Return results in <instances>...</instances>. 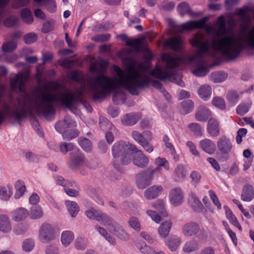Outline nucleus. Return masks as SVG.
I'll use <instances>...</instances> for the list:
<instances>
[{
    "mask_svg": "<svg viewBox=\"0 0 254 254\" xmlns=\"http://www.w3.org/2000/svg\"><path fill=\"white\" fill-rule=\"evenodd\" d=\"M113 69L117 74L116 78L100 74L91 79L89 86L93 101L104 98L111 92L121 87L127 90L131 95H138V89L143 90L150 83L151 79L143 72L142 65L135 68L134 64L132 63L126 71L117 65L113 66Z\"/></svg>",
    "mask_w": 254,
    "mask_h": 254,
    "instance_id": "nucleus-1",
    "label": "nucleus"
},
{
    "mask_svg": "<svg viewBox=\"0 0 254 254\" xmlns=\"http://www.w3.org/2000/svg\"><path fill=\"white\" fill-rule=\"evenodd\" d=\"M217 24V35L223 37L213 40V48L220 52L228 60L233 61L239 56L244 49L242 37L233 35L224 36L226 34V23L223 16L219 17Z\"/></svg>",
    "mask_w": 254,
    "mask_h": 254,
    "instance_id": "nucleus-2",
    "label": "nucleus"
},
{
    "mask_svg": "<svg viewBox=\"0 0 254 254\" xmlns=\"http://www.w3.org/2000/svg\"><path fill=\"white\" fill-rule=\"evenodd\" d=\"M41 101L45 105H39L37 112L47 117L55 114L56 110L53 105L54 103H60L61 106L70 110L75 109L79 101V92H65L60 97L51 93H42Z\"/></svg>",
    "mask_w": 254,
    "mask_h": 254,
    "instance_id": "nucleus-3",
    "label": "nucleus"
},
{
    "mask_svg": "<svg viewBox=\"0 0 254 254\" xmlns=\"http://www.w3.org/2000/svg\"><path fill=\"white\" fill-rule=\"evenodd\" d=\"M183 235L188 237H194L200 241H205L208 238V232L196 221H190L186 223L182 227Z\"/></svg>",
    "mask_w": 254,
    "mask_h": 254,
    "instance_id": "nucleus-4",
    "label": "nucleus"
},
{
    "mask_svg": "<svg viewBox=\"0 0 254 254\" xmlns=\"http://www.w3.org/2000/svg\"><path fill=\"white\" fill-rule=\"evenodd\" d=\"M28 111L22 107L19 112L12 109L8 105L4 104L2 109L0 111V125L6 119L13 120L16 122L20 123L28 116Z\"/></svg>",
    "mask_w": 254,
    "mask_h": 254,
    "instance_id": "nucleus-5",
    "label": "nucleus"
},
{
    "mask_svg": "<svg viewBox=\"0 0 254 254\" xmlns=\"http://www.w3.org/2000/svg\"><path fill=\"white\" fill-rule=\"evenodd\" d=\"M85 214L89 219L96 220L105 226H113L115 223L111 217L101 210L96 209L93 207L85 211Z\"/></svg>",
    "mask_w": 254,
    "mask_h": 254,
    "instance_id": "nucleus-6",
    "label": "nucleus"
},
{
    "mask_svg": "<svg viewBox=\"0 0 254 254\" xmlns=\"http://www.w3.org/2000/svg\"><path fill=\"white\" fill-rule=\"evenodd\" d=\"M60 151L65 154L69 151H71L70 153V163L69 168L72 170L77 168L79 166V151L76 147L74 146L72 143L64 142L61 143L59 146Z\"/></svg>",
    "mask_w": 254,
    "mask_h": 254,
    "instance_id": "nucleus-7",
    "label": "nucleus"
},
{
    "mask_svg": "<svg viewBox=\"0 0 254 254\" xmlns=\"http://www.w3.org/2000/svg\"><path fill=\"white\" fill-rule=\"evenodd\" d=\"M191 44L198 49L196 55L201 57L202 55L207 53L211 48L210 41L202 34H197L190 40Z\"/></svg>",
    "mask_w": 254,
    "mask_h": 254,
    "instance_id": "nucleus-8",
    "label": "nucleus"
},
{
    "mask_svg": "<svg viewBox=\"0 0 254 254\" xmlns=\"http://www.w3.org/2000/svg\"><path fill=\"white\" fill-rule=\"evenodd\" d=\"M154 173L151 168L137 174L135 176L136 184L138 189H144L149 186L154 178Z\"/></svg>",
    "mask_w": 254,
    "mask_h": 254,
    "instance_id": "nucleus-9",
    "label": "nucleus"
},
{
    "mask_svg": "<svg viewBox=\"0 0 254 254\" xmlns=\"http://www.w3.org/2000/svg\"><path fill=\"white\" fill-rule=\"evenodd\" d=\"M56 238L55 231L52 226L49 224H44L39 230V239L44 244L49 243Z\"/></svg>",
    "mask_w": 254,
    "mask_h": 254,
    "instance_id": "nucleus-10",
    "label": "nucleus"
},
{
    "mask_svg": "<svg viewBox=\"0 0 254 254\" xmlns=\"http://www.w3.org/2000/svg\"><path fill=\"white\" fill-rule=\"evenodd\" d=\"M218 150L222 155L229 154L233 148L232 143L230 139L226 136H222L217 142Z\"/></svg>",
    "mask_w": 254,
    "mask_h": 254,
    "instance_id": "nucleus-11",
    "label": "nucleus"
},
{
    "mask_svg": "<svg viewBox=\"0 0 254 254\" xmlns=\"http://www.w3.org/2000/svg\"><path fill=\"white\" fill-rule=\"evenodd\" d=\"M171 203L174 206L181 204L184 200V193L180 188L172 189L169 193Z\"/></svg>",
    "mask_w": 254,
    "mask_h": 254,
    "instance_id": "nucleus-12",
    "label": "nucleus"
},
{
    "mask_svg": "<svg viewBox=\"0 0 254 254\" xmlns=\"http://www.w3.org/2000/svg\"><path fill=\"white\" fill-rule=\"evenodd\" d=\"M76 126L75 122L69 117L66 116L62 122H59L55 125V127L57 131L63 132L73 129Z\"/></svg>",
    "mask_w": 254,
    "mask_h": 254,
    "instance_id": "nucleus-13",
    "label": "nucleus"
},
{
    "mask_svg": "<svg viewBox=\"0 0 254 254\" xmlns=\"http://www.w3.org/2000/svg\"><path fill=\"white\" fill-rule=\"evenodd\" d=\"M164 46L176 52L181 50L183 48V40L178 37H172L165 41Z\"/></svg>",
    "mask_w": 254,
    "mask_h": 254,
    "instance_id": "nucleus-14",
    "label": "nucleus"
},
{
    "mask_svg": "<svg viewBox=\"0 0 254 254\" xmlns=\"http://www.w3.org/2000/svg\"><path fill=\"white\" fill-rule=\"evenodd\" d=\"M162 60L166 63L168 68H172L180 66V64L184 62L182 57L174 58L168 54H164L162 56Z\"/></svg>",
    "mask_w": 254,
    "mask_h": 254,
    "instance_id": "nucleus-15",
    "label": "nucleus"
},
{
    "mask_svg": "<svg viewBox=\"0 0 254 254\" xmlns=\"http://www.w3.org/2000/svg\"><path fill=\"white\" fill-rule=\"evenodd\" d=\"M10 84L11 89L13 91H18L20 92H23L25 86L23 75L22 73H19L11 78Z\"/></svg>",
    "mask_w": 254,
    "mask_h": 254,
    "instance_id": "nucleus-16",
    "label": "nucleus"
},
{
    "mask_svg": "<svg viewBox=\"0 0 254 254\" xmlns=\"http://www.w3.org/2000/svg\"><path fill=\"white\" fill-rule=\"evenodd\" d=\"M151 74L155 78L164 81L172 77L173 75L172 72L166 69H163L160 65H157L155 68L151 71Z\"/></svg>",
    "mask_w": 254,
    "mask_h": 254,
    "instance_id": "nucleus-17",
    "label": "nucleus"
},
{
    "mask_svg": "<svg viewBox=\"0 0 254 254\" xmlns=\"http://www.w3.org/2000/svg\"><path fill=\"white\" fill-rule=\"evenodd\" d=\"M133 164L141 169H145L148 166L149 163V158L145 155L142 151L134 156L132 159Z\"/></svg>",
    "mask_w": 254,
    "mask_h": 254,
    "instance_id": "nucleus-18",
    "label": "nucleus"
},
{
    "mask_svg": "<svg viewBox=\"0 0 254 254\" xmlns=\"http://www.w3.org/2000/svg\"><path fill=\"white\" fill-rule=\"evenodd\" d=\"M128 153V145L124 142L119 141L112 147V153L115 159Z\"/></svg>",
    "mask_w": 254,
    "mask_h": 254,
    "instance_id": "nucleus-19",
    "label": "nucleus"
},
{
    "mask_svg": "<svg viewBox=\"0 0 254 254\" xmlns=\"http://www.w3.org/2000/svg\"><path fill=\"white\" fill-rule=\"evenodd\" d=\"M207 131L211 137L219 136L220 133V127L218 121L213 118L210 119L207 125Z\"/></svg>",
    "mask_w": 254,
    "mask_h": 254,
    "instance_id": "nucleus-20",
    "label": "nucleus"
},
{
    "mask_svg": "<svg viewBox=\"0 0 254 254\" xmlns=\"http://www.w3.org/2000/svg\"><path fill=\"white\" fill-rule=\"evenodd\" d=\"M241 197L244 201H252L254 198V187L250 184H245L243 188Z\"/></svg>",
    "mask_w": 254,
    "mask_h": 254,
    "instance_id": "nucleus-21",
    "label": "nucleus"
},
{
    "mask_svg": "<svg viewBox=\"0 0 254 254\" xmlns=\"http://www.w3.org/2000/svg\"><path fill=\"white\" fill-rule=\"evenodd\" d=\"M199 145L202 150L209 154L214 153L216 151L215 143L211 140L205 138L199 142Z\"/></svg>",
    "mask_w": 254,
    "mask_h": 254,
    "instance_id": "nucleus-22",
    "label": "nucleus"
},
{
    "mask_svg": "<svg viewBox=\"0 0 254 254\" xmlns=\"http://www.w3.org/2000/svg\"><path fill=\"white\" fill-rule=\"evenodd\" d=\"M141 119L139 114L129 113L125 115L121 120L122 123L124 126H133Z\"/></svg>",
    "mask_w": 254,
    "mask_h": 254,
    "instance_id": "nucleus-23",
    "label": "nucleus"
},
{
    "mask_svg": "<svg viewBox=\"0 0 254 254\" xmlns=\"http://www.w3.org/2000/svg\"><path fill=\"white\" fill-rule=\"evenodd\" d=\"M154 164L156 166L155 168H151L152 171L155 174L157 172H161L162 168L168 171L170 169L169 162L164 158L158 157L154 160Z\"/></svg>",
    "mask_w": 254,
    "mask_h": 254,
    "instance_id": "nucleus-24",
    "label": "nucleus"
},
{
    "mask_svg": "<svg viewBox=\"0 0 254 254\" xmlns=\"http://www.w3.org/2000/svg\"><path fill=\"white\" fill-rule=\"evenodd\" d=\"M211 116V112L204 106H200L195 113V119L199 122H206Z\"/></svg>",
    "mask_w": 254,
    "mask_h": 254,
    "instance_id": "nucleus-25",
    "label": "nucleus"
},
{
    "mask_svg": "<svg viewBox=\"0 0 254 254\" xmlns=\"http://www.w3.org/2000/svg\"><path fill=\"white\" fill-rule=\"evenodd\" d=\"M163 190L161 186L154 185L148 188L144 192L145 197L147 199H152L158 196Z\"/></svg>",
    "mask_w": 254,
    "mask_h": 254,
    "instance_id": "nucleus-26",
    "label": "nucleus"
},
{
    "mask_svg": "<svg viewBox=\"0 0 254 254\" xmlns=\"http://www.w3.org/2000/svg\"><path fill=\"white\" fill-rule=\"evenodd\" d=\"M172 225L171 220L164 221L161 224L158 229V233L161 238H166L168 237Z\"/></svg>",
    "mask_w": 254,
    "mask_h": 254,
    "instance_id": "nucleus-27",
    "label": "nucleus"
},
{
    "mask_svg": "<svg viewBox=\"0 0 254 254\" xmlns=\"http://www.w3.org/2000/svg\"><path fill=\"white\" fill-rule=\"evenodd\" d=\"M29 212L28 210L23 207L16 209L12 213V219L15 221H20L24 220L28 215Z\"/></svg>",
    "mask_w": 254,
    "mask_h": 254,
    "instance_id": "nucleus-28",
    "label": "nucleus"
},
{
    "mask_svg": "<svg viewBox=\"0 0 254 254\" xmlns=\"http://www.w3.org/2000/svg\"><path fill=\"white\" fill-rule=\"evenodd\" d=\"M11 230V226L9 218L5 215H0V231L7 233Z\"/></svg>",
    "mask_w": 254,
    "mask_h": 254,
    "instance_id": "nucleus-29",
    "label": "nucleus"
},
{
    "mask_svg": "<svg viewBox=\"0 0 254 254\" xmlns=\"http://www.w3.org/2000/svg\"><path fill=\"white\" fill-rule=\"evenodd\" d=\"M177 10L182 16L188 14L190 16L195 15V14L193 12L187 2H182L177 6Z\"/></svg>",
    "mask_w": 254,
    "mask_h": 254,
    "instance_id": "nucleus-30",
    "label": "nucleus"
},
{
    "mask_svg": "<svg viewBox=\"0 0 254 254\" xmlns=\"http://www.w3.org/2000/svg\"><path fill=\"white\" fill-rule=\"evenodd\" d=\"M181 243V239L177 236L170 237L166 242V244L171 251H176Z\"/></svg>",
    "mask_w": 254,
    "mask_h": 254,
    "instance_id": "nucleus-31",
    "label": "nucleus"
},
{
    "mask_svg": "<svg viewBox=\"0 0 254 254\" xmlns=\"http://www.w3.org/2000/svg\"><path fill=\"white\" fill-rule=\"evenodd\" d=\"M20 17L22 20L27 24H31L34 20L32 12L28 8H24L21 9Z\"/></svg>",
    "mask_w": 254,
    "mask_h": 254,
    "instance_id": "nucleus-32",
    "label": "nucleus"
},
{
    "mask_svg": "<svg viewBox=\"0 0 254 254\" xmlns=\"http://www.w3.org/2000/svg\"><path fill=\"white\" fill-rule=\"evenodd\" d=\"M108 66V63L102 60L98 63L93 64L90 67V70L92 72H104Z\"/></svg>",
    "mask_w": 254,
    "mask_h": 254,
    "instance_id": "nucleus-33",
    "label": "nucleus"
},
{
    "mask_svg": "<svg viewBox=\"0 0 254 254\" xmlns=\"http://www.w3.org/2000/svg\"><path fill=\"white\" fill-rule=\"evenodd\" d=\"M74 239V235L71 231H64L61 235V242L64 247L68 246Z\"/></svg>",
    "mask_w": 254,
    "mask_h": 254,
    "instance_id": "nucleus-34",
    "label": "nucleus"
},
{
    "mask_svg": "<svg viewBox=\"0 0 254 254\" xmlns=\"http://www.w3.org/2000/svg\"><path fill=\"white\" fill-rule=\"evenodd\" d=\"M211 91V86L207 85H204L199 88L198 90V93L202 99L207 100L210 97Z\"/></svg>",
    "mask_w": 254,
    "mask_h": 254,
    "instance_id": "nucleus-35",
    "label": "nucleus"
},
{
    "mask_svg": "<svg viewBox=\"0 0 254 254\" xmlns=\"http://www.w3.org/2000/svg\"><path fill=\"white\" fill-rule=\"evenodd\" d=\"M65 204L71 216L75 217L79 211L77 204L74 201L69 200L65 201Z\"/></svg>",
    "mask_w": 254,
    "mask_h": 254,
    "instance_id": "nucleus-36",
    "label": "nucleus"
},
{
    "mask_svg": "<svg viewBox=\"0 0 254 254\" xmlns=\"http://www.w3.org/2000/svg\"><path fill=\"white\" fill-rule=\"evenodd\" d=\"M227 76V73L223 71L214 72L211 73L210 79L215 83H219L225 81Z\"/></svg>",
    "mask_w": 254,
    "mask_h": 254,
    "instance_id": "nucleus-37",
    "label": "nucleus"
},
{
    "mask_svg": "<svg viewBox=\"0 0 254 254\" xmlns=\"http://www.w3.org/2000/svg\"><path fill=\"white\" fill-rule=\"evenodd\" d=\"M44 214L42 207L38 205H34L30 208V213H29L31 218L37 219L41 218Z\"/></svg>",
    "mask_w": 254,
    "mask_h": 254,
    "instance_id": "nucleus-38",
    "label": "nucleus"
},
{
    "mask_svg": "<svg viewBox=\"0 0 254 254\" xmlns=\"http://www.w3.org/2000/svg\"><path fill=\"white\" fill-rule=\"evenodd\" d=\"M15 188L16 190V191L15 193L14 196L16 199H18L24 194L26 190V187L23 181L18 180L15 184Z\"/></svg>",
    "mask_w": 254,
    "mask_h": 254,
    "instance_id": "nucleus-39",
    "label": "nucleus"
},
{
    "mask_svg": "<svg viewBox=\"0 0 254 254\" xmlns=\"http://www.w3.org/2000/svg\"><path fill=\"white\" fill-rule=\"evenodd\" d=\"M152 206L156 209L163 217L168 216V214L165 209V205L163 201L158 199L152 204Z\"/></svg>",
    "mask_w": 254,
    "mask_h": 254,
    "instance_id": "nucleus-40",
    "label": "nucleus"
},
{
    "mask_svg": "<svg viewBox=\"0 0 254 254\" xmlns=\"http://www.w3.org/2000/svg\"><path fill=\"white\" fill-rule=\"evenodd\" d=\"M225 208L226 210L227 218L228 219L230 222L234 226L237 227L240 231H242V227L240 225L236 217L233 214L232 211L226 206H225Z\"/></svg>",
    "mask_w": 254,
    "mask_h": 254,
    "instance_id": "nucleus-41",
    "label": "nucleus"
},
{
    "mask_svg": "<svg viewBox=\"0 0 254 254\" xmlns=\"http://www.w3.org/2000/svg\"><path fill=\"white\" fill-rule=\"evenodd\" d=\"M182 114L186 115L191 112L194 107L193 102L190 100H187L183 101L181 103Z\"/></svg>",
    "mask_w": 254,
    "mask_h": 254,
    "instance_id": "nucleus-42",
    "label": "nucleus"
},
{
    "mask_svg": "<svg viewBox=\"0 0 254 254\" xmlns=\"http://www.w3.org/2000/svg\"><path fill=\"white\" fill-rule=\"evenodd\" d=\"M139 251L144 254H156V252L150 246L146 245L143 242L135 244Z\"/></svg>",
    "mask_w": 254,
    "mask_h": 254,
    "instance_id": "nucleus-43",
    "label": "nucleus"
},
{
    "mask_svg": "<svg viewBox=\"0 0 254 254\" xmlns=\"http://www.w3.org/2000/svg\"><path fill=\"white\" fill-rule=\"evenodd\" d=\"M7 189L4 187H0V199L7 200L12 194V189L10 186H7Z\"/></svg>",
    "mask_w": 254,
    "mask_h": 254,
    "instance_id": "nucleus-44",
    "label": "nucleus"
},
{
    "mask_svg": "<svg viewBox=\"0 0 254 254\" xmlns=\"http://www.w3.org/2000/svg\"><path fill=\"white\" fill-rule=\"evenodd\" d=\"M142 44V40L139 38L133 39L130 38L129 41L127 42V46L133 48L137 52L140 51Z\"/></svg>",
    "mask_w": 254,
    "mask_h": 254,
    "instance_id": "nucleus-45",
    "label": "nucleus"
},
{
    "mask_svg": "<svg viewBox=\"0 0 254 254\" xmlns=\"http://www.w3.org/2000/svg\"><path fill=\"white\" fill-rule=\"evenodd\" d=\"M188 128L197 136H201L203 134L202 127L201 125L198 123H190L188 125Z\"/></svg>",
    "mask_w": 254,
    "mask_h": 254,
    "instance_id": "nucleus-46",
    "label": "nucleus"
},
{
    "mask_svg": "<svg viewBox=\"0 0 254 254\" xmlns=\"http://www.w3.org/2000/svg\"><path fill=\"white\" fill-rule=\"evenodd\" d=\"M99 126L102 130L103 131H107V130H112L113 127L112 124L107 118L100 117L99 119Z\"/></svg>",
    "mask_w": 254,
    "mask_h": 254,
    "instance_id": "nucleus-47",
    "label": "nucleus"
},
{
    "mask_svg": "<svg viewBox=\"0 0 254 254\" xmlns=\"http://www.w3.org/2000/svg\"><path fill=\"white\" fill-rule=\"evenodd\" d=\"M63 134V138L67 140H71L78 136L77 129H71L63 132H59Z\"/></svg>",
    "mask_w": 254,
    "mask_h": 254,
    "instance_id": "nucleus-48",
    "label": "nucleus"
},
{
    "mask_svg": "<svg viewBox=\"0 0 254 254\" xmlns=\"http://www.w3.org/2000/svg\"><path fill=\"white\" fill-rule=\"evenodd\" d=\"M35 246L34 241L32 239H27L25 240L22 244V250L27 252L32 251Z\"/></svg>",
    "mask_w": 254,
    "mask_h": 254,
    "instance_id": "nucleus-49",
    "label": "nucleus"
},
{
    "mask_svg": "<svg viewBox=\"0 0 254 254\" xmlns=\"http://www.w3.org/2000/svg\"><path fill=\"white\" fill-rule=\"evenodd\" d=\"M17 48V44L13 41H10L3 44L1 49L4 52H11Z\"/></svg>",
    "mask_w": 254,
    "mask_h": 254,
    "instance_id": "nucleus-50",
    "label": "nucleus"
},
{
    "mask_svg": "<svg viewBox=\"0 0 254 254\" xmlns=\"http://www.w3.org/2000/svg\"><path fill=\"white\" fill-rule=\"evenodd\" d=\"M212 104L214 106L221 110H224L226 108V104L224 99L220 97H215L212 101Z\"/></svg>",
    "mask_w": 254,
    "mask_h": 254,
    "instance_id": "nucleus-51",
    "label": "nucleus"
},
{
    "mask_svg": "<svg viewBox=\"0 0 254 254\" xmlns=\"http://www.w3.org/2000/svg\"><path fill=\"white\" fill-rule=\"evenodd\" d=\"M18 20L16 16H10L4 19L3 24L6 27H12L17 24Z\"/></svg>",
    "mask_w": 254,
    "mask_h": 254,
    "instance_id": "nucleus-52",
    "label": "nucleus"
},
{
    "mask_svg": "<svg viewBox=\"0 0 254 254\" xmlns=\"http://www.w3.org/2000/svg\"><path fill=\"white\" fill-rule=\"evenodd\" d=\"M208 72V69L205 65H202L193 70V73L197 76L202 77L206 75Z\"/></svg>",
    "mask_w": 254,
    "mask_h": 254,
    "instance_id": "nucleus-53",
    "label": "nucleus"
},
{
    "mask_svg": "<svg viewBox=\"0 0 254 254\" xmlns=\"http://www.w3.org/2000/svg\"><path fill=\"white\" fill-rule=\"evenodd\" d=\"M129 225L134 230L139 231L140 230V224L137 218L132 216L128 220Z\"/></svg>",
    "mask_w": 254,
    "mask_h": 254,
    "instance_id": "nucleus-54",
    "label": "nucleus"
},
{
    "mask_svg": "<svg viewBox=\"0 0 254 254\" xmlns=\"http://www.w3.org/2000/svg\"><path fill=\"white\" fill-rule=\"evenodd\" d=\"M80 146L86 152H89L92 149L91 142L86 138H83L80 140Z\"/></svg>",
    "mask_w": 254,
    "mask_h": 254,
    "instance_id": "nucleus-55",
    "label": "nucleus"
},
{
    "mask_svg": "<svg viewBox=\"0 0 254 254\" xmlns=\"http://www.w3.org/2000/svg\"><path fill=\"white\" fill-rule=\"evenodd\" d=\"M246 39L249 46L254 49V26L247 34Z\"/></svg>",
    "mask_w": 254,
    "mask_h": 254,
    "instance_id": "nucleus-56",
    "label": "nucleus"
},
{
    "mask_svg": "<svg viewBox=\"0 0 254 254\" xmlns=\"http://www.w3.org/2000/svg\"><path fill=\"white\" fill-rule=\"evenodd\" d=\"M111 38V34H104L96 35L92 38V40L96 42H104L108 41Z\"/></svg>",
    "mask_w": 254,
    "mask_h": 254,
    "instance_id": "nucleus-57",
    "label": "nucleus"
},
{
    "mask_svg": "<svg viewBox=\"0 0 254 254\" xmlns=\"http://www.w3.org/2000/svg\"><path fill=\"white\" fill-rule=\"evenodd\" d=\"M115 234L121 240H127L128 239L127 233L122 228L118 227L114 230Z\"/></svg>",
    "mask_w": 254,
    "mask_h": 254,
    "instance_id": "nucleus-58",
    "label": "nucleus"
},
{
    "mask_svg": "<svg viewBox=\"0 0 254 254\" xmlns=\"http://www.w3.org/2000/svg\"><path fill=\"white\" fill-rule=\"evenodd\" d=\"M226 98L229 102L235 103L238 100L239 96L235 91H230L227 94Z\"/></svg>",
    "mask_w": 254,
    "mask_h": 254,
    "instance_id": "nucleus-59",
    "label": "nucleus"
},
{
    "mask_svg": "<svg viewBox=\"0 0 254 254\" xmlns=\"http://www.w3.org/2000/svg\"><path fill=\"white\" fill-rule=\"evenodd\" d=\"M23 39L26 44H31L36 41L37 36L34 33H30L25 35Z\"/></svg>",
    "mask_w": 254,
    "mask_h": 254,
    "instance_id": "nucleus-60",
    "label": "nucleus"
},
{
    "mask_svg": "<svg viewBox=\"0 0 254 254\" xmlns=\"http://www.w3.org/2000/svg\"><path fill=\"white\" fill-rule=\"evenodd\" d=\"M193 203L191 206L193 210L196 212L201 211L203 207V204L196 197H193Z\"/></svg>",
    "mask_w": 254,
    "mask_h": 254,
    "instance_id": "nucleus-61",
    "label": "nucleus"
},
{
    "mask_svg": "<svg viewBox=\"0 0 254 254\" xmlns=\"http://www.w3.org/2000/svg\"><path fill=\"white\" fill-rule=\"evenodd\" d=\"M175 172L177 177L180 179L184 178L186 175V169L182 165H178Z\"/></svg>",
    "mask_w": 254,
    "mask_h": 254,
    "instance_id": "nucleus-62",
    "label": "nucleus"
},
{
    "mask_svg": "<svg viewBox=\"0 0 254 254\" xmlns=\"http://www.w3.org/2000/svg\"><path fill=\"white\" fill-rule=\"evenodd\" d=\"M187 146L190 149V151L194 156L200 157L199 152L196 149V145L192 141H189L187 143Z\"/></svg>",
    "mask_w": 254,
    "mask_h": 254,
    "instance_id": "nucleus-63",
    "label": "nucleus"
},
{
    "mask_svg": "<svg viewBox=\"0 0 254 254\" xmlns=\"http://www.w3.org/2000/svg\"><path fill=\"white\" fill-rule=\"evenodd\" d=\"M249 110L248 105L245 104H241L237 108V113L239 115L243 116L247 113Z\"/></svg>",
    "mask_w": 254,
    "mask_h": 254,
    "instance_id": "nucleus-64",
    "label": "nucleus"
}]
</instances>
